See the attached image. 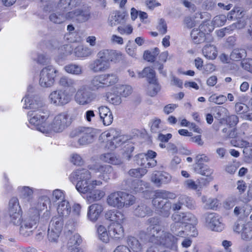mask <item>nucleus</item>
I'll use <instances>...</instances> for the list:
<instances>
[{
  "mask_svg": "<svg viewBox=\"0 0 252 252\" xmlns=\"http://www.w3.org/2000/svg\"><path fill=\"white\" fill-rule=\"evenodd\" d=\"M23 108L29 109L28 112L29 123L38 131L43 133L48 134L51 131L56 133L63 132L71 124L67 112L63 111L56 115L50 124L46 123L49 113L43 105L42 100L37 96L33 97L26 95Z\"/></svg>",
  "mask_w": 252,
  "mask_h": 252,
  "instance_id": "nucleus-1",
  "label": "nucleus"
},
{
  "mask_svg": "<svg viewBox=\"0 0 252 252\" xmlns=\"http://www.w3.org/2000/svg\"><path fill=\"white\" fill-rule=\"evenodd\" d=\"M176 197V195L173 192L163 189L157 190L155 191V197L152 200V204L159 211L161 216L168 217L170 215L172 205L167 199H173Z\"/></svg>",
  "mask_w": 252,
  "mask_h": 252,
  "instance_id": "nucleus-2",
  "label": "nucleus"
},
{
  "mask_svg": "<svg viewBox=\"0 0 252 252\" xmlns=\"http://www.w3.org/2000/svg\"><path fill=\"white\" fill-rule=\"evenodd\" d=\"M91 175L90 172L86 169L79 168L73 172L69 176V180L76 184V189L80 193H86L93 190V186L90 183Z\"/></svg>",
  "mask_w": 252,
  "mask_h": 252,
  "instance_id": "nucleus-3",
  "label": "nucleus"
},
{
  "mask_svg": "<svg viewBox=\"0 0 252 252\" xmlns=\"http://www.w3.org/2000/svg\"><path fill=\"white\" fill-rule=\"evenodd\" d=\"M135 201V198L133 195L123 191L111 193L107 198L108 205L117 208L128 207L133 205Z\"/></svg>",
  "mask_w": 252,
  "mask_h": 252,
  "instance_id": "nucleus-4",
  "label": "nucleus"
},
{
  "mask_svg": "<svg viewBox=\"0 0 252 252\" xmlns=\"http://www.w3.org/2000/svg\"><path fill=\"white\" fill-rule=\"evenodd\" d=\"M118 81V76L115 73L100 74L92 78L90 81V86L93 90H98L113 86Z\"/></svg>",
  "mask_w": 252,
  "mask_h": 252,
  "instance_id": "nucleus-5",
  "label": "nucleus"
},
{
  "mask_svg": "<svg viewBox=\"0 0 252 252\" xmlns=\"http://www.w3.org/2000/svg\"><path fill=\"white\" fill-rule=\"evenodd\" d=\"M70 136L72 138L79 137L78 144L83 146L93 142L94 132L93 129L90 127L79 126L71 131Z\"/></svg>",
  "mask_w": 252,
  "mask_h": 252,
  "instance_id": "nucleus-6",
  "label": "nucleus"
},
{
  "mask_svg": "<svg viewBox=\"0 0 252 252\" xmlns=\"http://www.w3.org/2000/svg\"><path fill=\"white\" fill-rule=\"evenodd\" d=\"M58 73V70L53 65L44 67L40 73L39 85L44 88L51 87L55 83Z\"/></svg>",
  "mask_w": 252,
  "mask_h": 252,
  "instance_id": "nucleus-7",
  "label": "nucleus"
},
{
  "mask_svg": "<svg viewBox=\"0 0 252 252\" xmlns=\"http://www.w3.org/2000/svg\"><path fill=\"white\" fill-rule=\"evenodd\" d=\"M49 101L54 106L61 107L69 103L72 95L66 90L59 89L52 91L49 95Z\"/></svg>",
  "mask_w": 252,
  "mask_h": 252,
  "instance_id": "nucleus-8",
  "label": "nucleus"
},
{
  "mask_svg": "<svg viewBox=\"0 0 252 252\" xmlns=\"http://www.w3.org/2000/svg\"><path fill=\"white\" fill-rule=\"evenodd\" d=\"M96 98V94L91 91L86 86L80 87L77 91L75 96V102L80 105H87L94 101Z\"/></svg>",
  "mask_w": 252,
  "mask_h": 252,
  "instance_id": "nucleus-9",
  "label": "nucleus"
},
{
  "mask_svg": "<svg viewBox=\"0 0 252 252\" xmlns=\"http://www.w3.org/2000/svg\"><path fill=\"white\" fill-rule=\"evenodd\" d=\"M38 213H36L32 217L25 219L19 223L21 224L20 232L25 237L31 236L33 230L36 227V224L39 221Z\"/></svg>",
  "mask_w": 252,
  "mask_h": 252,
  "instance_id": "nucleus-10",
  "label": "nucleus"
},
{
  "mask_svg": "<svg viewBox=\"0 0 252 252\" xmlns=\"http://www.w3.org/2000/svg\"><path fill=\"white\" fill-rule=\"evenodd\" d=\"M67 17L79 23H84L91 18V10L88 6H83L80 8L67 12Z\"/></svg>",
  "mask_w": 252,
  "mask_h": 252,
  "instance_id": "nucleus-11",
  "label": "nucleus"
},
{
  "mask_svg": "<svg viewBox=\"0 0 252 252\" xmlns=\"http://www.w3.org/2000/svg\"><path fill=\"white\" fill-rule=\"evenodd\" d=\"M9 213L13 223L19 224L21 220V209L17 198L13 197L9 200Z\"/></svg>",
  "mask_w": 252,
  "mask_h": 252,
  "instance_id": "nucleus-12",
  "label": "nucleus"
},
{
  "mask_svg": "<svg viewBox=\"0 0 252 252\" xmlns=\"http://www.w3.org/2000/svg\"><path fill=\"white\" fill-rule=\"evenodd\" d=\"M205 216L206 224L211 230L216 231H221L223 230L224 224L219 215L212 213L206 214Z\"/></svg>",
  "mask_w": 252,
  "mask_h": 252,
  "instance_id": "nucleus-13",
  "label": "nucleus"
},
{
  "mask_svg": "<svg viewBox=\"0 0 252 252\" xmlns=\"http://www.w3.org/2000/svg\"><path fill=\"white\" fill-rule=\"evenodd\" d=\"M89 168L91 170L99 173L98 177L105 181H107L110 179L113 171L112 167L110 165L106 164H95L89 165Z\"/></svg>",
  "mask_w": 252,
  "mask_h": 252,
  "instance_id": "nucleus-14",
  "label": "nucleus"
},
{
  "mask_svg": "<svg viewBox=\"0 0 252 252\" xmlns=\"http://www.w3.org/2000/svg\"><path fill=\"white\" fill-rule=\"evenodd\" d=\"M207 25L208 23L205 22L203 24L200 25L199 29H194L192 30L190 36L194 43L199 44L205 40L206 38L205 32L207 34L210 32L208 31V26Z\"/></svg>",
  "mask_w": 252,
  "mask_h": 252,
  "instance_id": "nucleus-15",
  "label": "nucleus"
},
{
  "mask_svg": "<svg viewBox=\"0 0 252 252\" xmlns=\"http://www.w3.org/2000/svg\"><path fill=\"white\" fill-rule=\"evenodd\" d=\"M172 220L176 221H181L182 223L188 224L189 225H196L198 220L196 217L189 212H177L172 216Z\"/></svg>",
  "mask_w": 252,
  "mask_h": 252,
  "instance_id": "nucleus-16",
  "label": "nucleus"
},
{
  "mask_svg": "<svg viewBox=\"0 0 252 252\" xmlns=\"http://www.w3.org/2000/svg\"><path fill=\"white\" fill-rule=\"evenodd\" d=\"M171 179V175L164 171H154L151 176V181L158 187L169 183Z\"/></svg>",
  "mask_w": 252,
  "mask_h": 252,
  "instance_id": "nucleus-17",
  "label": "nucleus"
},
{
  "mask_svg": "<svg viewBox=\"0 0 252 252\" xmlns=\"http://www.w3.org/2000/svg\"><path fill=\"white\" fill-rule=\"evenodd\" d=\"M123 223L112 222L108 226L110 238L115 240H122L125 236V230Z\"/></svg>",
  "mask_w": 252,
  "mask_h": 252,
  "instance_id": "nucleus-18",
  "label": "nucleus"
},
{
  "mask_svg": "<svg viewBox=\"0 0 252 252\" xmlns=\"http://www.w3.org/2000/svg\"><path fill=\"white\" fill-rule=\"evenodd\" d=\"M103 206L99 203H94L90 205L88 210L87 218L92 222H95L103 211Z\"/></svg>",
  "mask_w": 252,
  "mask_h": 252,
  "instance_id": "nucleus-19",
  "label": "nucleus"
},
{
  "mask_svg": "<svg viewBox=\"0 0 252 252\" xmlns=\"http://www.w3.org/2000/svg\"><path fill=\"white\" fill-rule=\"evenodd\" d=\"M147 231L149 233V241L159 245L164 231H161L160 226L148 227Z\"/></svg>",
  "mask_w": 252,
  "mask_h": 252,
  "instance_id": "nucleus-20",
  "label": "nucleus"
},
{
  "mask_svg": "<svg viewBox=\"0 0 252 252\" xmlns=\"http://www.w3.org/2000/svg\"><path fill=\"white\" fill-rule=\"evenodd\" d=\"M88 67L93 73L103 72L109 68L110 63H107L98 58L91 62Z\"/></svg>",
  "mask_w": 252,
  "mask_h": 252,
  "instance_id": "nucleus-21",
  "label": "nucleus"
},
{
  "mask_svg": "<svg viewBox=\"0 0 252 252\" xmlns=\"http://www.w3.org/2000/svg\"><path fill=\"white\" fill-rule=\"evenodd\" d=\"M104 217L106 220L115 223H123L126 220L125 215L122 212L116 210L107 211Z\"/></svg>",
  "mask_w": 252,
  "mask_h": 252,
  "instance_id": "nucleus-22",
  "label": "nucleus"
},
{
  "mask_svg": "<svg viewBox=\"0 0 252 252\" xmlns=\"http://www.w3.org/2000/svg\"><path fill=\"white\" fill-rule=\"evenodd\" d=\"M100 119L104 126H109L113 121L112 113L110 109L105 106H101L98 108Z\"/></svg>",
  "mask_w": 252,
  "mask_h": 252,
  "instance_id": "nucleus-23",
  "label": "nucleus"
},
{
  "mask_svg": "<svg viewBox=\"0 0 252 252\" xmlns=\"http://www.w3.org/2000/svg\"><path fill=\"white\" fill-rule=\"evenodd\" d=\"M81 0H60L57 7L63 11H67L80 5Z\"/></svg>",
  "mask_w": 252,
  "mask_h": 252,
  "instance_id": "nucleus-24",
  "label": "nucleus"
},
{
  "mask_svg": "<svg viewBox=\"0 0 252 252\" xmlns=\"http://www.w3.org/2000/svg\"><path fill=\"white\" fill-rule=\"evenodd\" d=\"M153 212L151 208L144 202H141L137 205L133 210L134 215L136 217L141 218L145 217L147 215H152Z\"/></svg>",
  "mask_w": 252,
  "mask_h": 252,
  "instance_id": "nucleus-25",
  "label": "nucleus"
},
{
  "mask_svg": "<svg viewBox=\"0 0 252 252\" xmlns=\"http://www.w3.org/2000/svg\"><path fill=\"white\" fill-rule=\"evenodd\" d=\"M57 212L59 216L63 218L67 217L71 212V206L68 201H61L57 207Z\"/></svg>",
  "mask_w": 252,
  "mask_h": 252,
  "instance_id": "nucleus-26",
  "label": "nucleus"
},
{
  "mask_svg": "<svg viewBox=\"0 0 252 252\" xmlns=\"http://www.w3.org/2000/svg\"><path fill=\"white\" fill-rule=\"evenodd\" d=\"M203 56L207 59L214 60L218 55L216 46L211 44H206L202 48Z\"/></svg>",
  "mask_w": 252,
  "mask_h": 252,
  "instance_id": "nucleus-27",
  "label": "nucleus"
},
{
  "mask_svg": "<svg viewBox=\"0 0 252 252\" xmlns=\"http://www.w3.org/2000/svg\"><path fill=\"white\" fill-rule=\"evenodd\" d=\"M159 245L164 246L167 248L172 247L177 242V238L172 234L164 232Z\"/></svg>",
  "mask_w": 252,
  "mask_h": 252,
  "instance_id": "nucleus-28",
  "label": "nucleus"
},
{
  "mask_svg": "<svg viewBox=\"0 0 252 252\" xmlns=\"http://www.w3.org/2000/svg\"><path fill=\"white\" fill-rule=\"evenodd\" d=\"M247 56L246 50L242 48H235L231 51L229 57L232 61L238 62L245 60Z\"/></svg>",
  "mask_w": 252,
  "mask_h": 252,
  "instance_id": "nucleus-29",
  "label": "nucleus"
},
{
  "mask_svg": "<svg viewBox=\"0 0 252 252\" xmlns=\"http://www.w3.org/2000/svg\"><path fill=\"white\" fill-rule=\"evenodd\" d=\"M174 222L170 225V230L177 236L184 237L186 233L184 228V224L181 221L173 220Z\"/></svg>",
  "mask_w": 252,
  "mask_h": 252,
  "instance_id": "nucleus-30",
  "label": "nucleus"
},
{
  "mask_svg": "<svg viewBox=\"0 0 252 252\" xmlns=\"http://www.w3.org/2000/svg\"><path fill=\"white\" fill-rule=\"evenodd\" d=\"M100 158L105 162L115 165H120L123 162L122 159L113 153H108L104 154L100 156Z\"/></svg>",
  "mask_w": 252,
  "mask_h": 252,
  "instance_id": "nucleus-31",
  "label": "nucleus"
},
{
  "mask_svg": "<svg viewBox=\"0 0 252 252\" xmlns=\"http://www.w3.org/2000/svg\"><path fill=\"white\" fill-rule=\"evenodd\" d=\"M126 140L123 135L113 136V138L110 141L107 142L106 147L110 150H113L125 143Z\"/></svg>",
  "mask_w": 252,
  "mask_h": 252,
  "instance_id": "nucleus-32",
  "label": "nucleus"
},
{
  "mask_svg": "<svg viewBox=\"0 0 252 252\" xmlns=\"http://www.w3.org/2000/svg\"><path fill=\"white\" fill-rule=\"evenodd\" d=\"M226 21V17L224 15H219L215 16L211 22L212 25L208 26V31L211 32L215 27H220L223 26Z\"/></svg>",
  "mask_w": 252,
  "mask_h": 252,
  "instance_id": "nucleus-33",
  "label": "nucleus"
},
{
  "mask_svg": "<svg viewBox=\"0 0 252 252\" xmlns=\"http://www.w3.org/2000/svg\"><path fill=\"white\" fill-rule=\"evenodd\" d=\"M63 68L67 73L78 76L81 75L83 72L81 66L74 63L66 65Z\"/></svg>",
  "mask_w": 252,
  "mask_h": 252,
  "instance_id": "nucleus-34",
  "label": "nucleus"
},
{
  "mask_svg": "<svg viewBox=\"0 0 252 252\" xmlns=\"http://www.w3.org/2000/svg\"><path fill=\"white\" fill-rule=\"evenodd\" d=\"M127 243L128 246L132 249L133 252H141L142 249V245L135 237L128 236L127 239Z\"/></svg>",
  "mask_w": 252,
  "mask_h": 252,
  "instance_id": "nucleus-35",
  "label": "nucleus"
},
{
  "mask_svg": "<svg viewBox=\"0 0 252 252\" xmlns=\"http://www.w3.org/2000/svg\"><path fill=\"white\" fill-rule=\"evenodd\" d=\"M93 53L92 50L88 47L78 46L74 49L75 55L78 57H87L91 56Z\"/></svg>",
  "mask_w": 252,
  "mask_h": 252,
  "instance_id": "nucleus-36",
  "label": "nucleus"
},
{
  "mask_svg": "<svg viewBox=\"0 0 252 252\" xmlns=\"http://www.w3.org/2000/svg\"><path fill=\"white\" fill-rule=\"evenodd\" d=\"M179 201L182 205L186 206L189 209L195 208V202L193 199L186 195H181L179 197Z\"/></svg>",
  "mask_w": 252,
  "mask_h": 252,
  "instance_id": "nucleus-37",
  "label": "nucleus"
},
{
  "mask_svg": "<svg viewBox=\"0 0 252 252\" xmlns=\"http://www.w3.org/2000/svg\"><path fill=\"white\" fill-rule=\"evenodd\" d=\"M59 84L64 88H71L74 87L76 84V81L71 78L63 76L61 77Z\"/></svg>",
  "mask_w": 252,
  "mask_h": 252,
  "instance_id": "nucleus-38",
  "label": "nucleus"
},
{
  "mask_svg": "<svg viewBox=\"0 0 252 252\" xmlns=\"http://www.w3.org/2000/svg\"><path fill=\"white\" fill-rule=\"evenodd\" d=\"M160 90V87L158 81L152 80L150 83H149L147 94L153 97L156 95Z\"/></svg>",
  "mask_w": 252,
  "mask_h": 252,
  "instance_id": "nucleus-39",
  "label": "nucleus"
},
{
  "mask_svg": "<svg viewBox=\"0 0 252 252\" xmlns=\"http://www.w3.org/2000/svg\"><path fill=\"white\" fill-rule=\"evenodd\" d=\"M49 19L52 22L57 24L63 23L65 20H70L67 17V13L65 14L60 13H53L50 15Z\"/></svg>",
  "mask_w": 252,
  "mask_h": 252,
  "instance_id": "nucleus-40",
  "label": "nucleus"
},
{
  "mask_svg": "<svg viewBox=\"0 0 252 252\" xmlns=\"http://www.w3.org/2000/svg\"><path fill=\"white\" fill-rule=\"evenodd\" d=\"M89 192L87 199L90 202L99 200L105 195V192L99 189L91 190Z\"/></svg>",
  "mask_w": 252,
  "mask_h": 252,
  "instance_id": "nucleus-41",
  "label": "nucleus"
},
{
  "mask_svg": "<svg viewBox=\"0 0 252 252\" xmlns=\"http://www.w3.org/2000/svg\"><path fill=\"white\" fill-rule=\"evenodd\" d=\"M63 218L60 216L54 217L52 218L49 225L50 229H55L58 230H62L63 226Z\"/></svg>",
  "mask_w": 252,
  "mask_h": 252,
  "instance_id": "nucleus-42",
  "label": "nucleus"
},
{
  "mask_svg": "<svg viewBox=\"0 0 252 252\" xmlns=\"http://www.w3.org/2000/svg\"><path fill=\"white\" fill-rule=\"evenodd\" d=\"M132 87L129 85H121L116 87V92L122 97H127L132 93Z\"/></svg>",
  "mask_w": 252,
  "mask_h": 252,
  "instance_id": "nucleus-43",
  "label": "nucleus"
},
{
  "mask_svg": "<svg viewBox=\"0 0 252 252\" xmlns=\"http://www.w3.org/2000/svg\"><path fill=\"white\" fill-rule=\"evenodd\" d=\"M97 233L99 239L104 243H108L109 241V234L108 230L103 225H99L97 227Z\"/></svg>",
  "mask_w": 252,
  "mask_h": 252,
  "instance_id": "nucleus-44",
  "label": "nucleus"
},
{
  "mask_svg": "<svg viewBox=\"0 0 252 252\" xmlns=\"http://www.w3.org/2000/svg\"><path fill=\"white\" fill-rule=\"evenodd\" d=\"M141 76L142 77H146L149 83H150L152 80L158 81L156 77L155 71L150 67H145L143 70Z\"/></svg>",
  "mask_w": 252,
  "mask_h": 252,
  "instance_id": "nucleus-45",
  "label": "nucleus"
},
{
  "mask_svg": "<svg viewBox=\"0 0 252 252\" xmlns=\"http://www.w3.org/2000/svg\"><path fill=\"white\" fill-rule=\"evenodd\" d=\"M215 118L218 120H224L228 115L227 109L223 107H218L215 109Z\"/></svg>",
  "mask_w": 252,
  "mask_h": 252,
  "instance_id": "nucleus-46",
  "label": "nucleus"
},
{
  "mask_svg": "<svg viewBox=\"0 0 252 252\" xmlns=\"http://www.w3.org/2000/svg\"><path fill=\"white\" fill-rule=\"evenodd\" d=\"M242 238L245 240H250L252 239V223L249 222L245 224V227L242 233Z\"/></svg>",
  "mask_w": 252,
  "mask_h": 252,
  "instance_id": "nucleus-47",
  "label": "nucleus"
},
{
  "mask_svg": "<svg viewBox=\"0 0 252 252\" xmlns=\"http://www.w3.org/2000/svg\"><path fill=\"white\" fill-rule=\"evenodd\" d=\"M124 19V16L120 12H117L114 15L111 16L109 19V24L111 27L120 24Z\"/></svg>",
  "mask_w": 252,
  "mask_h": 252,
  "instance_id": "nucleus-48",
  "label": "nucleus"
},
{
  "mask_svg": "<svg viewBox=\"0 0 252 252\" xmlns=\"http://www.w3.org/2000/svg\"><path fill=\"white\" fill-rule=\"evenodd\" d=\"M159 53V50L158 48H154L152 51H145L144 53V59L148 62H154Z\"/></svg>",
  "mask_w": 252,
  "mask_h": 252,
  "instance_id": "nucleus-49",
  "label": "nucleus"
},
{
  "mask_svg": "<svg viewBox=\"0 0 252 252\" xmlns=\"http://www.w3.org/2000/svg\"><path fill=\"white\" fill-rule=\"evenodd\" d=\"M195 168H198L197 172L205 177H211V175L213 173V170L207 165L199 164L195 167Z\"/></svg>",
  "mask_w": 252,
  "mask_h": 252,
  "instance_id": "nucleus-50",
  "label": "nucleus"
},
{
  "mask_svg": "<svg viewBox=\"0 0 252 252\" xmlns=\"http://www.w3.org/2000/svg\"><path fill=\"white\" fill-rule=\"evenodd\" d=\"M209 101L217 104H222L227 101L226 97L222 94L217 95L216 94L211 95L208 99Z\"/></svg>",
  "mask_w": 252,
  "mask_h": 252,
  "instance_id": "nucleus-51",
  "label": "nucleus"
},
{
  "mask_svg": "<svg viewBox=\"0 0 252 252\" xmlns=\"http://www.w3.org/2000/svg\"><path fill=\"white\" fill-rule=\"evenodd\" d=\"M147 173V170L144 168H138L132 169L128 171V174L131 177L135 178H141Z\"/></svg>",
  "mask_w": 252,
  "mask_h": 252,
  "instance_id": "nucleus-52",
  "label": "nucleus"
},
{
  "mask_svg": "<svg viewBox=\"0 0 252 252\" xmlns=\"http://www.w3.org/2000/svg\"><path fill=\"white\" fill-rule=\"evenodd\" d=\"M146 155L144 153H140L136 155L134 158V161L136 163L140 166H143L144 168H147L146 167V161H147V159H146Z\"/></svg>",
  "mask_w": 252,
  "mask_h": 252,
  "instance_id": "nucleus-53",
  "label": "nucleus"
},
{
  "mask_svg": "<svg viewBox=\"0 0 252 252\" xmlns=\"http://www.w3.org/2000/svg\"><path fill=\"white\" fill-rule=\"evenodd\" d=\"M62 230H58L55 229H50L48 227V238L51 242H56L58 240Z\"/></svg>",
  "mask_w": 252,
  "mask_h": 252,
  "instance_id": "nucleus-54",
  "label": "nucleus"
},
{
  "mask_svg": "<svg viewBox=\"0 0 252 252\" xmlns=\"http://www.w3.org/2000/svg\"><path fill=\"white\" fill-rule=\"evenodd\" d=\"M143 183L141 180L135 179L131 182V188L133 191L137 192H143V188L142 187Z\"/></svg>",
  "mask_w": 252,
  "mask_h": 252,
  "instance_id": "nucleus-55",
  "label": "nucleus"
},
{
  "mask_svg": "<svg viewBox=\"0 0 252 252\" xmlns=\"http://www.w3.org/2000/svg\"><path fill=\"white\" fill-rule=\"evenodd\" d=\"M97 57L103 61L107 63H109L110 62V50L109 49H103L97 53Z\"/></svg>",
  "mask_w": 252,
  "mask_h": 252,
  "instance_id": "nucleus-56",
  "label": "nucleus"
},
{
  "mask_svg": "<svg viewBox=\"0 0 252 252\" xmlns=\"http://www.w3.org/2000/svg\"><path fill=\"white\" fill-rule=\"evenodd\" d=\"M242 11L239 7H235L233 9L231 10L228 14L226 19L228 20H231L234 18H238L240 16H242Z\"/></svg>",
  "mask_w": 252,
  "mask_h": 252,
  "instance_id": "nucleus-57",
  "label": "nucleus"
},
{
  "mask_svg": "<svg viewBox=\"0 0 252 252\" xmlns=\"http://www.w3.org/2000/svg\"><path fill=\"white\" fill-rule=\"evenodd\" d=\"M18 190L20 195L24 198H30L33 194L32 189L29 187H19Z\"/></svg>",
  "mask_w": 252,
  "mask_h": 252,
  "instance_id": "nucleus-58",
  "label": "nucleus"
},
{
  "mask_svg": "<svg viewBox=\"0 0 252 252\" xmlns=\"http://www.w3.org/2000/svg\"><path fill=\"white\" fill-rule=\"evenodd\" d=\"M49 202H50V199L48 197L43 196L40 198L36 207L38 211H42L47 208V203Z\"/></svg>",
  "mask_w": 252,
  "mask_h": 252,
  "instance_id": "nucleus-59",
  "label": "nucleus"
},
{
  "mask_svg": "<svg viewBox=\"0 0 252 252\" xmlns=\"http://www.w3.org/2000/svg\"><path fill=\"white\" fill-rule=\"evenodd\" d=\"M110 62H117L122 60L123 55L122 53L118 51L110 50Z\"/></svg>",
  "mask_w": 252,
  "mask_h": 252,
  "instance_id": "nucleus-60",
  "label": "nucleus"
},
{
  "mask_svg": "<svg viewBox=\"0 0 252 252\" xmlns=\"http://www.w3.org/2000/svg\"><path fill=\"white\" fill-rule=\"evenodd\" d=\"M184 186L187 189L192 190H195L198 192L200 191V189H199L197 181L196 183H195L192 180H187L184 182Z\"/></svg>",
  "mask_w": 252,
  "mask_h": 252,
  "instance_id": "nucleus-61",
  "label": "nucleus"
},
{
  "mask_svg": "<svg viewBox=\"0 0 252 252\" xmlns=\"http://www.w3.org/2000/svg\"><path fill=\"white\" fill-rule=\"evenodd\" d=\"M212 180L213 178L212 177H206L205 178L203 177L198 179L197 182L200 190L204 187L207 186Z\"/></svg>",
  "mask_w": 252,
  "mask_h": 252,
  "instance_id": "nucleus-62",
  "label": "nucleus"
},
{
  "mask_svg": "<svg viewBox=\"0 0 252 252\" xmlns=\"http://www.w3.org/2000/svg\"><path fill=\"white\" fill-rule=\"evenodd\" d=\"M241 64L244 69L252 73V59L248 58L242 60Z\"/></svg>",
  "mask_w": 252,
  "mask_h": 252,
  "instance_id": "nucleus-63",
  "label": "nucleus"
},
{
  "mask_svg": "<svg viewBox=\"0 0 252 252\" xmlns=\"http://www.w3.org/2000/svg\"><path fill=\"white\" fill-rule=\"evenodd\" d=\"M236 201V198L233 197H229L223 202V206L225 209L229 210L235 206Z\"/></svg>",
  "mask_w": 252,
  "mask_h": 252,
  "instance_id": "nucleus-64",
  "label": "nucleus"
}]
</instances>
